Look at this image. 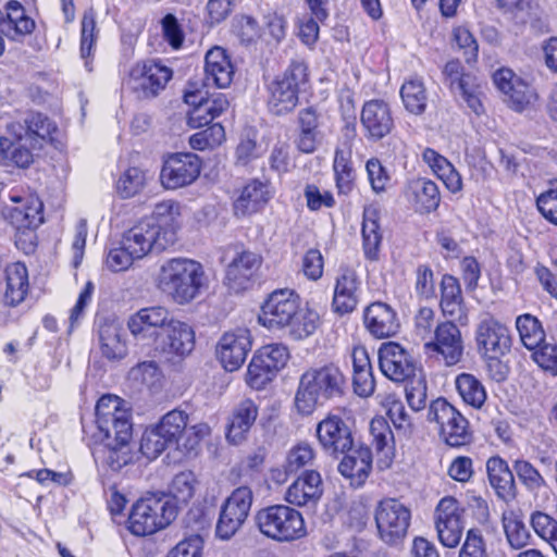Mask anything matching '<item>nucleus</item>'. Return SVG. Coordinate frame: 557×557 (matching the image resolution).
Returning <instances> with one entry per match:
<instances>
[{
  "mask_svg": "<svg viewBox=\"0 0 557 557\" xmlns=\"http://www.w3.org/2000/svg\"><path fill=\"white\" fill-rule=\"evenodd\" d=\"M173 71L154 60L136 63L125 83L139 99L156 98L172 79Z\"/></svg>",
  "mask_w": 557,
  "mask_h": 557,
  "instance_id": "8",
  "label": "nucleus"
},
{
  "mask_svg": "<svg viewBox=\"0 0 557 557\" xmlns=\"http://www.w3.org/2000/svg\"><path fill=\"white\" fill-rule=\"evenodd\" d=\"M126 249H131L135 257L141 259L148 252L165 250L173 245L176 236L172 228L161 232L154 219H143L122 237Z\"/></svg>",
  "mask_w": 557,
  "mask_h": 557,
  "instance_id": "7",
  "label": "nucleus"
},
{
  "mask_svg": "<svg viewBox=\"0 0 557 557\" xmlns=\"http://www.w3.org/2000/svg\"><path fill=\"white\" fill-rule=\"evenodd\" d=\"M475 341L480 354L485 358H502L511 347L509 329L490 314L479 322Z\"/></svg>",
  "mask_w": 557,
  "mask_h": 557,
  "instance_id": "15",
  "label": "nucleus"
},
{
  "mask_svg": "<svg viewBox=\"0 0 557 557\" xmlns=\"http://www.w3.org/2000/svg\"><path fill=\"white\" fill-rule=\"evenodd\" d=\"M258 417V406L253 400L243 399L233 410L227 425L226 438L230 443L240 444Z\"/></svg>",
  "mask_w": 557,
  "mask_h": 557,
  "instance_id": "36",
  "label": "nucleus"
},
{
  "mask_svg": "<svg viewBox=\"0 0 557 557\" xmlns=\"http://www.w3.org/2000/svg\"><path fill=\"white\" fill-rule=\"evenodd\" d=\"M138 259L131 249L121 240L120 246L109 250L106 259L107 267L113 272L127 270Z\"/></svg>",
  "mask_w": 557,
  "mask_h": 557,
  "instance_id": "63",
  "label": "nucleus"
},
{
  "mask_svg": "<svg viewBox=\"0 0 557 557\" xmlns=\"http://www.w3.org/2000/svg\"><path fill=\"white\" fill-rule=\"evenodd\" d=\"M329 1L330 0H306L310 12L299 20L298 35H319L320 25L325 24L329 18Z\"/></svg>",
  "mask_w": 557,
  "mask_h": 557,
  "instance_id": "45",
  "label": "nucleus"
},
{
  "mask_svg": "<svg viewBox=\"0 0 557 557\" xmlns=\"http://www.w3.org/2000/svg\"><path fill=\"white\" fill-rule=\"evenodd\" d=\"M443 75L451 91L458 92L471 111L476 115L483 113L484 109L480 99L481 91L479 90L480 85L473 74L466 73L458 60H451L445 64Z\"/></svg>",
  "mask_w": 557,
  "mask_h": 557,
  "instance_id": "18",
  "label": "nucleus"
},
{
  "mask_svg": "<svg viewBox=\"0 0 557 557\" xmlns=\"http://www.w3.org/2000/svg\"><path fill=\"white\" fill-rule=\"evenodd\" d=\"M428 421L438 425L440 436L451 447H460L472 441L468 420L445 398L440 397L431 403Z\"/></svg>",
  "mask_w": 557,
  "mask_h": 557,
  "instance_id": "6",
  "label": "nucleus"
},
{
  "mask_svg": "<svg viewBox=\"0 0 557 557\" xmlns=\"http://www.w3.org/2000/svg\"><path fill=\"white\" fill-rule=\"evenodd\" d=\"M361 294V281L355 270L341 267L335 277L332 310L339 314H348L356 310Z\"/></svg>",
  "mask_w": 557,
  "mask_h": 557,
  "instance_id": "21",
  "label": "nucleus"
},
{
  "mask_svg": "<svg viewBox=\"0 0 557 557\" xmlns=\"http://www.w3.org/2000/svg\"><path fill=\"white\" fill-rule=\"evenodd\" d=\"M44 205L36 196L26 197L11 210L12 223L17 228H36L44 222Z\"/></svg>",
  "mask_w": 557,
  "mask_h": 557,
  "instance_id": "42",
  "label": "nucleus"
},
{
  "mask_svg": "<svg viewBox=\"0 0 557 557\" xmlns=\"http://www.w3.org/2000/svg\"><path fill=\"white\" fill-rule=\"evenodd\" d=\"M271 199L269 184L260 180H250L233 203L234 214L244 218L261 211Z\"/></svg>",
  "mask_w": 557,
  "mask_h": 557,
  "instance_id": "30",
  "label": "nucleus"
},
{
  "mask_svg": "<svg viewBox=\"0 0 557 557\" xmlns=\"http://www.w3.org/2000/svg\"><path fill=\"white\" fill-rule=\"evenodd\" d=\"M318 442L322 450L338 458L354 446V434L349 423L337 413H329L315 428Z\"/></svg>",
  "mask_w": 557,
  "mask_h": 557,
  "instance_id": "13",
  "label": "nucleus"
},
{
  "mask_svg": "<svg viewBox=\"0 0 557 557\" xmlns=\"http://www.w3.org/2000/svg\"><path fill=\"white\" fill-rule=\"evenodd\" d=\"M333 169L338 194H350L355 186V171L344 151L336 150Z\"/></svg>",
  "mask_w": 557,
  "mask_h": 557,
  "instance_id": "51",
  "label": "nucleus"
},
{
  "mask_svg": "<svg viewBox=\"0 0 557 557\" xmlns=\"http://www.w3.org/2000/svg\"><path fill=\"white\" fill-rule=\"evenodd\" d=\"M441 309L443 314L449 317L451 321H457L461 325L468 323V314L463 306L461 287L458 280L445 274L441 281Z\"/></svg>",
  "mask_w": 557,
  "mask_h": 557,
  "instance_id": "35",
  "label": "nucleus"
},
{
  "mask_svg": "<svg viewBox=\"0 0 557 557\" xmlns=\"http://www.w3.org/2000/svg\"><path fill=\"white\" fill-rule=\"evenodd\" d=\"M434 341L424 344L428 354L441 355L447 366L458 363L462 357L461 332L454 321L440 323L434 332Z\"/></svg>",
  "mask_w": 557,
  "mask_h": 557,
  "instance_id": "20",
  "label": "nucleus"
},
{
  "mask_svg": "<svg viewBox=\"0 0 557 557\" xmlns=\"http://www.w3.org/2000/svg\"><path fill=\"white\" fill-rule=\"evenodd\" d=\"M253 502L252 490L247 485L235 488L221 506L215 534L221 540H230L248 518Z\"/></svg>",
  "mask_w": 557,
  "mask_h": 557,
  "instance_id": "9",
  "label": "nucleus"
},
{
  "mask_svg": "<svg viewBox=\"0 0 557 557\" xmlns=\"http://www.w3.org/2000/svg\"><path fill=\"white\" fill-rule=\"evenodd\" d=\"M488 482L498 498L504 502L515 499L517 486L512 470L506 460L498 456L491 457L486 461Z\"/></svg>",
  "mask_w": 557,
  "mask_h": 557,
  "instance_id": "33",
  "label": "nucleus"
},
{
  "mask_svg": "<svg viewBox=\"0 0 557 557\" xmlns=\"http://www.w3.org/2000/svg\"><path fill=\"white\" fill-rule=\"evenodd\" d=\"M7 131L14 138L7 136L0 137V161L4 165H14L21 169H27L34 162V154L27 147V143L22 134V126L18 123H11Z\"/></svg>",
  "mask_w": 557,
  "mask_h": 557,
  "instance_id": "24",
  "label": "nucleus"
},
{
  "mask_svg": "<svg viewBox=\"0 0 557 557\" xmlns=\"http://www.w3.org/2000/svg\"><path fill=\"white\" fill-rule=\"evenodd\" d=\"M531 525L539 536L552 545L557 555V517L535 511L531 516Z\"/></svg>",
  "mask_w": 557,
  "mask_h": 557,
  "instance_id": "54",
  "label": "nucleus"
},
{
  "mask_svg": "<svg viewBox=\"0 0 557 557\" xmlns=\"http://www.w3.org/2000/svg\"><path fill=\"white\" fill-rule=\"evenodd\" d=\"M366 170L372 190L375 194L384 193L391 182V176L385 166L376 158L367 161Z\"/></svg>",
  "mask_w": 557,
  "mask_h": 557,
  "instance_id": "60",
  "label": "nucleus"
},
{
  "mask_svg": "<svg viewBox=\"0 0 557 557\" xmlns=\"http://www.w3.org/2000/svg\"><path fill=\"white\" fill-rule=\"evenodd\" d=\"M426 391L428 386L424 377L419 376L418 379L409 380L406 386V399L413 411H420L425 408Z\"/></svg>",
  "mask_w": 557,
  "mask_h": 557,
  "instance_id": "62",
  "label": "nucleus"
},
{
  "mask_svg": "<svg viewBox=\"0 0 557 557\" xmlns=\"http://www.w3.org/2000/svg\"><path fill=\"white\" fill-rule=\"evenodd\" d=\"M259 265L258 255L251 251L240 252L226 269L225 284L234 293L247 289Z\"/></svg>",
  "mask_w": 557,
  "mask_h": 557,
  "instance_id": "31",
  "label": "nucleus"
},
{
  "mask_svg": "<svg viewBox=\"0 0 557 557\" xmlns=\"http://www.w3.org/2000/svg\"><path fill=\"white\" fill-rule=\"evenodd\" d=\"M289 320L290 322H287L283 330L296 341L311 336L321 323L320 314L317 310L309 307L308 304L302 305L301 300L298 302L296 314Z\"/></svg>",
  "mask_w": 557,
  "mask_h": 557,
  "instance_id": "39",
  "label": "nucleus"
},
{
  "mask_svg": "<svg viewBox=\"0 0 557 557\" xmlns=\"http://www.w3.org/2000/svg\"><path fill=\"white\" fill-rule=\"evenodd\" d=\"M379 367L383 375L394 382H407L421 372L410 350L397 342H385L377 350Z\"/></svg>",
  "mask_w": 557,
  "mask_h": 557,
  "instance_id": "10",
  "label": "nucleus"
},
{
  "mask_svg": "<svg viewBox=\"0 0 557 557\" xmlns=\"http://www.w3.org/2000/svg\"><path fill=\"white\" fill-rule=\"evenodd\" d=\"M146 184L145 172L136 166L128 168L116 182V191L122 198L139 194Z\"/></svg>",
  "mask_w": 557,
  "mask_h": 557,
  "instance_id": "52",
  "label": "nucleus"
},
{
  "mask_svg": "<svg viewBox=\"0 0 557 557\" xmlns=\"http://www.w3.org/2000/svg\"><path fill=\"white\" fill-rule=\"evenodd\" d=\"M180 216V206L173 200L162 201L156 205L151 216L147 219H154L160 225L161 232L172 228L176 236L177 219Z\"/></svg>",
  "mask_w": 557,
  "mask_h": 557,
  "instance_id": "57",
  "label": "nucleus"
},
{
  "mask_svg": "<svg viewBox=\"0 0 557 557\" xmlns=\"http://www.w3.org/2000/svg\"><path fill=\"white\" fill-rule=\"evenodd\" d=\"M372 443L377 451L386 450V455L394 449V434L386 419L383 417L373 418L370 422Z\"/></svg>",
  "mask_w": 557,
  "mask_h": 557,
  "instance_id": "56",
  "label": "nucleus"
},
{
  "mask_svg": "<svg viewBox=\"0 0 557 557\" xmlns=\"http://www.w3.org/2000/svg\"><path fill=\"white\" fill-rule=\"evenodd\" d=\"M516 326L522 344L530 350L535 349L545 337L540 321L531 314H522L517 318Z\"/></svg>",
  "mask_w": 557,
  "mask_h": 557,
  "instance_id": "49",
  "label": "nucleus"
},
{
  "mask_svg": "<svg viewBox=\"0 0 557 557\" xmlns=\"http://www.w3.org/2000/svg\"><path fill=\"white\" fill-rule=\"evenodd\" d=\"M274 375V371L269 368L260 355H253L248 366L247 383L255 389H261Z\"/></svg>",
  "mask_w": 557,
  "mask_h": 557,
  "instance_id": "58",
  "label": "nucleus"
},
{
  "mask_svg": "<svg viewBox=\"0 0 557 557\" xmlns=\"http://www.w3.org/2000/svg\"><path fill=\"white\" fill-rule=\"evenodd\" d=\"M504 529L507 541L512 548L519 549L529 543L531 535L521 520L517 518L507 519L504 522Z\"/></svg>",
  "mask_w": 557,
  "mask_h": 557,
  "instance_id": "64",
  "label": "nucleus"
},
{
  "mask_svg": "<svg viewBox=\"0 0 557 557\" xmlns=\"http://www.w3.org/2000/svg\"><path fill=\"white\" fill-rule=\"evenodd\" d=\"M255 522L264 536L281 543L296 541L307 534L301 512L287 505L261 508L255 516Z\"/></svg>",
  "mask_w": 557,
  "mask_h": 557,
  "instance_id": "3",
  "label": "nucleus"
},
{
  "mask_svg": "<svg viewBox=\"0 0 557 557\" xmlns=\"http://www.w3.org/2000/svg\"><path fill=\"white\" fill-rule=\"evenodd\" d=\"M363 323L368 332L380 339L395 336L400 329L397 312L382 301L372 302L364 309Z\"/></svg>",
  "mask_w": 557,
  "mask_h": 557,
  "instance_id": "23",
  "label": "nucleus"
},
{
  "mask_svg": "<svg viewBox=\"0 0 557 557\" xmlns=\"http://www.w3.org/2000/svg\"><path fill=\"white\" fill-rule=\"evenodd\" d=\"M28 292L29 282L26 265L22 262L7 265L4 269L3 304L9 307H16L25 300Z\"/></svg>",
  "mask_w": 557,
  "mask_h": 557,
  "instance_id": "34",
  "label": "nucleus"
},
{
  "mask_svg": "<svg viewBox=\"0 0 557 557\" xmlns=\"http://www.w3.org/2000/svg\"><path fill=\"white\" fill-rule=\"evenodd\" d=\"M159 336L161 337L160 349L168 355L183 358L189 355L195 347L193 329L181 321H169Z\"/></svg>",
  "mask_w": 557,
  "mask_h": 557,
  "instance_id": "28",
  "label": "nucleus"
},
{
  "mask_svg": "<svg viewBox=\"0 0 557 557\" xmlns=\"http://www.w3.org/2000/svg\"><path fill=\"white\" fill-rule=\"evenodd\" d=\"M409 190L413 196L416 211L430 213L438 208L441 195L434 182L426 178H417L410 182Z\"/></svg>",
  "mask_w": 557,
  "mask_h": 557,
  "instance_id": "41",
  "label": "nucleus"
},
{
  "mask_svg": "<svg viewBox=\"0 0 557 557\" xmlns=\"http://www.w3.org/2000/svg\"><path fill=\"white\" fill-rule=\"evenodd\" d=\"M456 388L462 400L473 408L480 409L486 400V391L473 374H459L456 377Z\"/></svg>",
  "mask_w": 557,
  "mask_h": 557,
  "instance_id": "44",
  "label": "nucleus"
},
{
  "mask_svg": "<svg viewBox=\"0 0 557 557\" xmlns=\"http://www.w3.org/2000/svg\"><path fill=\"white\" fill-rule=\"evenodd\" d=\"M195 475L190 471L176 474L171 484V493L177 502L187 503L195 493Z\"/></svg>",
  "mask_w": 557,
  "mask_h": 557,
  "instance_id": "61",
  "label": "nucleus"
},
{
  "mask_svg": "<svg viewBox=\"0 0 557 557\" xmlns=\"http://www.w3.org/2000/svg\"><path fill=\"white\" fill-rule=\"evenodd\" d=\"M132 433L133 428L128 430V435L125 438L114 433H111L110 437L101 435V440L107 447L106 462L113 471H119L133 461V454L129 449Z\"/></svg>",
  "mask_w": 557,
  "mask_h": 557,
  "instance_id": "40",
  "label": "nucleus"
},
{
  "mask_svg": "<svg viewBox=\"0 0 557 557\" xmlns=\"http://www.w3.org/2000/svg\"><path fill=\"white\" fill-rule=\"evenodd\" d=\"M361 237L364 258L370 261L379 260L383 233L380 225V210L374 205L366 206L363 209Z\"/></svg>",
  "mask_w": 557,
  "mask_h": 557,
  "instance_id": "32",
  "label": "nucleus"
},
{
  "mask_svg": "<svg viewBox=\"0 0 557 557\" xmlns=\"http://www.w3.org/2000/svg\"><path fill=\"white\" fill-rule=\"evenodd\" d=\"M505 95L508 96L509 106L517 112L523 111L537 100L535 89L523 79H517L512 89Z\"/></svg>",
  "mask_w": 557,
  "mask_h": 557,
  "instance_id": "55",
  "label": "nucleus"
},
{
  "mask_svg": "<svg viewBox=\"0 0 557 557\" xmlns=\"http://www.w3.org/2000/svg\"><path fill=\"white\" fill-rule=\"evenodd\" d=\"M411 512L395 498L379 503L375 510V522L380 537L387 544H397L406 537L410 525Z\"/></svg>",
  "mask_w": 557,
  "mask_h": 557,
  "instance_id": "11",
  "label": "nucleus"
},
{
  "mask_svg": "<svg viewBox=\"0 0 557 557\" xmlns=\"http://www.w3.org/2000/svg\"><path fill=\"white\" fill-rule=\"evenodd\" d=\"M400 97L410 113L418 115L425 111L428 97L421 79L412 78L405 82L400 88Z\"/></svg>",
  "mask_w": 557,
  "mask_h": 557,
  "instance_id": "46",
  "label": "nucleus"
},
{
  "mask_svg": "<svg viewBox=\"0 0 557 557\" xmlns=\"http://www.w3.org/2000/svg\"><path fill=\"white\" fill-rule=\"evenodd\" d=\"M176 513V507L168 497L149 494L133 505L128 529L137 536L150 535L168 527Z\"/></svg>",
  "mask_w": 557,
  "mask_h": 557,
  "instance_id": "4",
  "label": "nucleus"
},
{
  "mask_svg": "<svg viewBox=\"0 0 557 557\" xmlns=\"http://www.w3.org/2000/svg\"><path fill=\"white\" fill-rule=\"evenodd\" d=\"M251 350V338L247 329L225 333L216 347L218 357L226 371L239 369Z\"/></svg>",
  "mask_w": 557,
  "mask_h": 557,
  "instance_id": "22",
  "label": "nucleus"
},
{
  "mask_svg": "<svg viewBox=\"0 0 557 557\" xmlns=\"http://www.w3.org/2000/svg\"><path fill=\"white\" fill-rule=\"evenodd\" d=\"M170 312L162 306L147 307L138 310L127 322L131 333L137 338L159 336L168 325Z\"/></svg>",
  "mask_w": 557,
  "mask_h": 557,
  "instance_id": "27",
  "label": "nucleus"
},
{
  "mask_svg": "<svg viewBox=\"0 0 557 557\" xmlns=\"http://www.w3.org/2000/svg\"><path fill=\"white\" fill-rule=\"evenodd\" d=\"M308 66L302 61H292L284 73L269 86L270 111L276 115L293 111L298 104V95L308 83Z\"/></svg>",
  "mask_w": 557,
  "mask_h": 557,
  "instance_id": "5",
  "label": "nucleus"
},
{
  "mask_svg": "<svg viewBox=\"0 0 557 557\" xmlns=\"http://www.w3.org/2000/svg\"><path fill=\"white\" fill-rule=\"evenodd\" d=\"M360 122L367 139L381 140L394 128L391 107L381 99L366 101L360 113Z\"/></svg>",
  "mask_w": 557,
  "mask_h": 557,
  "instance_id": "19",
  "label": "nucleus"
},
{
  "mask_svg": "<svg viewBox=\"0 0 557 557\" xmlns=\"http://www.w3.org/2000/svg\"><path fill=\"white\" fill-rule=\"evenodd\" d=\"M300 299L294 289L273 290L261 306L259 322L269 330H283L296 314Z\"/></svg>",
  "mask_w": 557,
  "mask_h": 557,
  "instance_id": "12",
  "label": "nucleus"
},
{
  "mask_svg": "<svg viewBox=\"0 0 557 557\" xmlns=\"http://www.w3.org/2000/svg\"><path fill=\"white\" fill-rule=\"evenodd\" d=\"M171 444L163 437L156 425L147 428L141 435L140 453L148 459L159 457Z\"/></svg>",
  "mask_w": 557,
  "mask_h": 557,
  "instance_id": "53",
  "label": "nucleus"
},
{
  "mask_svg": "<svg viewBox=\"0 0 557 557\" xmlns=\"http://www.w3.org/2000/svg\"><path fill=\"white\" fill-rule=\"evenodd\" d=\"M233 75L234 69L225 50L220 47L210 49L205 58L202 87L226 88L231 85Z\"/></svg>",
  "mask_w": 557,
  "mask_h": 557,
  "instance_id": "29",
  "label": "nucleus"
},
{
  "mask_svg": "<svg viewBox=\"0 0 557 557\" xmlns=\"http://www.w3.org/2000/svg\"><path fill=\"white\" fill-rule=\"evenodd\" d=\"M202 265L191 259L174 258L161 265L159 287L180 305L188 304L203 285Z\"/></svg>",
  "mask_w": 557,
  "mask_h": 557,
  "instance_id": "2",
  "label": "nucleus"
},
{
  "mask_svg": "<svg viewBox=\"0 0 557 557\" xmlns=\"http://www.w3.org/2000/svg\"><path fill=\"white\" fill-rule=\"evenodd\" d=\"M188 423V414L185 411L174 409L162 417L156 428L163 437L174 446L178 443Z\"/></svg>",
  "mask_w": 557,
  "mask_h": 557,
  "instance_id": "48",
  "label": "nucleus"
},
{
  "mask_svg": "<svg viewBox=\"0 0 557 557\" xmlns=\"http://www.w3.org/2000/svg\"><path fill=\"white\" fill-rule=\"evenodd\" d=\"M184 101L193 107L188 112L187 123L191 128H200L210 125L214 120L213 115L207 110L202 100V89H188L184 94Z\"/></svg>",
  "mask_w": 557,
  "mask_h": 557,
  "instance_id": "47",
  "label": "nucleus"
},
{
  "mask_svg": "<svg viewBox=\"0 0 557 557\" xmlns=\"http://www.w3.org/2000/svg\"><path fill=\"white\" fill-rule=\"evenodd\" d=\"M201 162L195 153H175L169 157L161 170L160 180L168 189L191 184L200 174Z\"/></svg>",
  "mask_w": 557,
  "mask_h": 557,
  "instance_id": "17",
  "label": "nucleus"
},
{
  "mask_svg": "<svg viewBox=\"0 0 557 557\" xmlns=\"http://www.w3.org/2000/svg\"><path fill=\"white\" fill-rule=\"evenodd\" d=\"M99 342L102 355L110 359H121L126 355L125 343L121 339V329L114 322L99 325Z\"/></svg>",
  "mask_w": 557,
  "mask_h": 557,
  "instance_id": "43",
  "label": "nucleus"
},
{
  "mask_svg": "<svg viewBox=\"0 0 557 557\" xmlns=\"http://www.w3.org/2000/svg\"><path fill=\"white\" fill-rule=\"evenodd\" d=\"M338 463V472L350 480V485L359 487L363 485L372 470L371 449L362 444L356 445L345 451Z\"/></svg>",
  "mask_w": 557,
  "mask_h": 557,
  "instance_id": "26",
  "label": "nucleus"
},
{
  "mask_svg": "<svg viewBox=\"0 0 557 557\" xmlns=\"http://www.w3.org/2000/svg\"><path fill=\"white\" fill-rule=\"evenodd\" d=\"M323 495V482L320 472L304 471L286 490L285 500L298 507L313 506Z\"/></svg>",
  "mask_w": 557,
  "mask_h": 557,
  "instance_id": "25",
  "label": "nucleus"
},
{
  "mask_svg": "<svg viewBox=\"0 0 557 557\" xmlns=\"http://www.w3.org/2000/svg\"><path fill=\"white\" fill-rule=\"evenodd\" d=\"M24 131L23 137L29 140V145L35 149H41L46 144L53 140V134L58 131L57 124L46 114L40 112H29L25 116L23 124L18 123Z\"/></svg>",
  "mask_w": 557,
  "mask_h": 557,
  "instance_id": "37",
  "label": "nucleus"
},
{
  "mask_svg": "<svg viewBox=\"0 0 557 557\" xmlns=\"http://www.w3.org/2000/svg\"><path fill=\"white\" fill-rule=\"evenodd\" d=\"M36 23L26 13L25 8L17 0H10L5 4V16L0 15V35L14 30L15 35H32Z\"/></svg>",
  "mask_w": 557,
  "mask_h": 557,
  "instance_id": "38",
  "label": "nucleus"
},
{
  "mask_svg": "<svg viewBox=\"0 0 557 557\" xmlns=\"http://www.w3.org/2000/svg\"><path fill=\"white\" fill-rule=\"evenodd\" d=\"M315 457L313 447L308 443H299L287 453L285 463L287 469L296 473L308 465H311Z\"/></svg>",
  "mask_w": 557,
  "mask_h": 557,
  "instance_id": "59",
  "label": "nucleus"
},
{
  "mask_svg": "<svg viewBox=\"0 0 557 557\" xmlns=\"http://www.w3.org/2000/svg\"><path fill=\"white\" fill-rule=\"evenodd\" d=\"M513 471L516 472L520 483L530 493L537 494L541 490L547 487V481L545 478L529 460H516L513 462Z\"/></svg>",
  "mask_w": 557,
  "mask_h": 557,
  "instance_id": "50",
  "label": "nucleus"
},
{
  "mask_svg": "<svg viewBox=\"0 0 557 557\" xmlns=\"http://www.w3.org/2000/svg\"><path fill=\"white\" fill-rule=\"evenodd\" d=\"M95 411L99 433L104 437H110L111 433H114L125 438L128 430L133 428L131 412L123 408V400L117 396H102L97 401Z\"/></svg>",
  "mask_w": 557,
  "mask_h": 557,
  "instance_id": "14",
  "label": "nucleus"
},
{
  "mask_svg": "<svg viewBox=\"0 0 557 557\" xmlns=\"http://www.w3.org/2000/svg\"><path fill=\"white\" fill-rule=\"evenodd\" d=\"M463 509L453 496L443 497L434 511V523L440 542L449 548L456 547L461 540Z\"/></svg>",
  "mask_w": 557,
  "mask_h": 557,
  "instance_id": "16",
  "label": "nucleus"
},
{
  "mask_svg": "<svg viewBox=\"0 0 557 557\" xmlns=\"http://www.w3.org/2000/svg\"><path fill=\"white\" fill-rule=\"evenodd\" d=\"M346 377L333 363L307 369L299 377L295 407L302 416L311 414L325 403L345 394Z\"/></svg>",
  "mask_w": 557,
  "mask_h": 557,
  "instance_id": "1",
  "label": "nucleus"
}]
</instances>
